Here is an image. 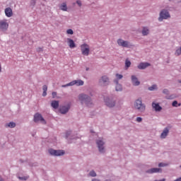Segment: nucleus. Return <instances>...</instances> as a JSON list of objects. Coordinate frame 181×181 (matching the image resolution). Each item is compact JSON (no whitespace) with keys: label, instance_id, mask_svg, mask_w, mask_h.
Returning a JSON list of instances; mask_svg holds the SVG:
<instances>
[{"label":"nucleus","instance_id":"nucleus-1","mask_svg":"<svg viewBox=\"0 0 181 181\" xmlns=\"http://www.w3.org/2000/svg\"><path fill=\"white\" fill-rule=\"evenodd\" d=\"M78 100L83 105H85L87 107H93V101L91 100V98L84 93L78 95Z\"/></svg>","mask_w":181,"mask_h":181},{"label":"nucleus","instance_id":"nucleus-2","mask_svg":"<svg viewBox=\"0 0 181 181\" xmlns=\"http://www.w3.org/2000/svg\"><path fill=\"white\" fill-rule=\"evenodd\" d=\"M134 108L139 111V112H144L146 110V106L142 103V99L139 98L134 102Z\"/></svg>","mask_w":181,"mask_h":181},{"label":"nucleus","instance_id":"nucleus-3","mask_svg":"<svg viewBox=\"0 0 181 181\" xmlns=\"http://www.w3.org/2000/svg\"><path fill=\"white\" fill-rule=\"evenodd\" d=\"M96 145L98 148L99 152L100 153H105V141H104L103 138H99L96 140Z\"/></svg>","mask_w":181,"mask_h":181},{"label":"nucleus","instance_id":"nucleus-4","mask_svg":"<svg viewBox=\"0 0 181 181\" xmlns=\"http://www.w3.org/2000/svg\"><path fill=\"white\" fill-rule=\"evenodd\" d=\"M169 18H170V14L169 13V11H168V10L166 9H163L160 12L158 22H163L164 19H169Z\"/></svg>","mask_w":181,"mask_h":181},{"label":"nucleus","instance_id":"nucleus-5","mask_svg":"<svg viewBox=\"0 0 181 181\" xmlns=\"http://www.w3.org/2000/svg\"><path fill=\"white\" fill-rule=\"evenodd\" d=\"M8 29H9V22H8V20H0V30L1 32H6Z\"/></svg>","mask_w":181,"mask_h":181},{"label":"nucleus","instance_id":"nucleus-6","mask_svg":"<svg viewBox=\"0 0 181 181\" xmlns=\"http://www.w3.org/2000/svg\"><path fill=\"white\" fill-rule=\"evenodd\" d=\"M117 43L118 46H120L121 47H127V49H131V47L133 46L131 42L125 41L122 39H118Z\"/></svg>","mask_w":181,"mask_h":181},{"label":"nucleus","instance_id":"nucleus-7","mask_svg":"<svg viewBox=\"0 0 181 181\" xmlns=\"http://www.w3.org/2000/svg\"><path fill=\"white\" fill-rule=\"evenodd\" d=\"M105 105L107 107H109V108H112L113 107H115L117 103L115 102V100H114L112 98L106 97L104 99Z\"/></svg>","mask_w":181,"mask_h":181},{"label":"nucleus","instance_id":"nucleus-8","mask_svg":"<svg viewBox=\"0 0 181 181\" xmlns=\"http://www.w3.org/2000/svg\"><path fill=\"white\" fill-rule=\"evenodd\" d=\"M81 51L83 56H88L90 54V45L88 44H82L81 45Z\"/></svg>","mask_w":181,"mask_h":181},{"label":"nucleus","instance_id":"nucleus-9","mask_svg":"<svg viewBox=\"0 0 181 181\" xmlns=\"http://www.w3.org/2000/svg\"><path fill=\"white\" fill-rule=\"evenodd\" d=\"M48 152L52 156H63V155L64 154V151H63V150H54L53 148L49 149Z\"/></svg>","mask_w":181,"mask_h":181},{"label":"nucleus","instance_id":"nucleus-10","mask_svg":"<svg viewBox=\"0 0 181 181\" xmlns=\"http://www.w3.org/2000/svg\"><path fill=\"white\" fill-rule=\"evenodd\" d=\"M70 86H84V81L78 79V80H74L72 81L71 82L66 84V85H63L62 87H69Z\"/></svg>","mask_w":181,"mask_h":181},{"label":"nucleus","instance_id":"nucleus-11","mask_svg":"<svg viewBox=\"0 0 181 181\" xmlns=\"http://www.w3.org/2000/svg\"><path fill=\"white\" fill-rule=\"evenodd\" d=\"M108 84H110V78H108L107 76H103L99 79V85L102 87H105V86H108Z\"/></svg>","mask_w":181,"mask_h":181},{"label":"nucleus","instance_id":"nucleus-12","mask_svg":"<svg viewBox=\"0 0 181 181\" xmlns=\"http://www.w3.org/2000/svg\"><path fill=\"white\" fill-rule=\"evenodd\" d=\"M34 121L35 122H39V121H40L42 124H46V120H45V119H43V117H42V115L39 113H37L34 115Z\"/></svg>","mask_w":181,"mask_h":181},{"label":"nucleus","instance_id":"nucleus-13","mask_svg":"<svg viewBox=\"0 0 181 181\" xmlns=\"http://www.w3.org/2000/svg\"><path fill=\"white\" fill-rule=\"evenodd\" d=\"M4 13L7 18H12V16H13V11H12V8L11 7L6 8Z\"/></svg>","mask_w":181,"mask_h":181},{"label":"nucleus","instance_id":"nucleus-14","mask_svg":"<svg viewBox=\"0 0 181 181\" xmlns=\"http://www.w3.org/2000/svg\"><path fill=\"white\" fill-rule=\"evenodd\" d=\"M152 107L153 109L156 112H160V111H162V107L159 105V103L153 102L152 103Z\"/></svg>","mask_w":181,"mask_h":181},{"label":"nucleus","instance_id":"nucleus-15","mask_svg":"<svg viewBox=\"0 0 181 181\" xmlns=\"http://www.w3.org/2000/svg\"><path fill=\"white\" fill-rule=\"evenodd\" d=\"M149 66H151V64L148 63V62H141L138 65V69H139V70H144V69H146V67H149Z\"/></svg>","mask_w":181,"mask_h":181},{"label":"nucleus","instance_id":"nucleus-16","mask_svg":"<svg viewBox=\"0 0 181 181\" xmlns=\"http://www.w3.org/2000/svg\"><path fill=\"white\" fill-rule=\"evenodd\" d=\"M69 110H70V105H67L66 106H62L59 108L61 114H66V112H69Z\"/></svg>","mask_w":181,"mask_h":181},{"label":"nucleus","instance_id":"nucleus-17","mask_svg":"<svg viewBox=\"0 0 181 181\" xmlns=\"http://www.w3.org/2000/svg\"><path fill=\"white\" fill-rule=\"evenodd\" d=\"M132 83L133 86H139V84H141V82L135 75L132 76Z\"/></svg>","mask_w":181,"mask_h":181},{"label":"nucleus","instance_id":"nucleus-18","mask_svg":"<svg viewBox=\"0 0 181 181\" xmlns=\"http://www.w3.org/2000/svg\"><path fill=\"white\" fill-rule=\"evenodd\" d=\"M169 134V128L166 127L163 129V132L160 134V138L165 139Z\"/></svg>","mask_w":181,"mask_h":181},{"label":"nucleus","instance_id":"nucleus-19","mask_svg":"<svg viewBox=\"0 0 181 181\" xmlns=\"http://www.w3.org/2000/svg\"><path fill=\"white\" fill-rule=\"evenodd\" d=\"M67 43L70 47V49H74V47H76V43L74 42V41L70 38H67Z\"/></svg>","mask_w":181,"mask_h":181},{"label":"nucleus","instance_id":"nucleus-20","mask_svg":"<svg viewBox=\"0 0 181 181\" xmlns=\"http://www.w3.org/2000/svg\"><path fill=\"white\" fill-rule=\"evenodd\" d=\"M114 83H116L115 90L122 91V85L118 83V80H114Z\"/></svg>","mask_w":181,"mask_h":181},{"label":"nucleus","instance_id":"nucleus-21","mask_svg":"<svg viewBox=\"0 0 181 181\" xmlns=\"http://www.w3.org/2000/svg\"><path fill=\"white\" fill-rule=\"evenodd\" d=\"M159 172H162V169L154 168L147 170V173H159Z\"/></svg>","mask_w":181,"mask_h":181},{"label":"nucleus","instance_id":"nucleus-22","mask_svg":"<svg viewBox=\"0 0 181 181\" xmlns=\"http://www.w3.org/2000/svg\"><path fill=\"white\" fill-rule=\"evenodd\" d=\"M149 28L148 27H143L141 30V33L143 36H148L149 35Z\"/></svg>","mask_w":181,"mask_h":181},{"label":"nucleus","instance_id":"nucleus-23","mask_svg":"<svg viewBox=\"0 0 181 181\" xmlns=\"http://www.w3.org/2000/svg\"><path fill=\"white\" fill-rule=\"evenodd\" d=\"M51 105H52V108H54V110H57V108H59V101L52 100Z\"/></svg>","mask_w":181,"mask_h":181},{"label":"nucleus","instance_id":"nucleus-24","mask_svg":"<svg viewBox=\"0 0 181 181\" xmlns=\"http://www.w3.org/2000/svg\"><path fill=\"white\" fill-rule=\"evenodd\" d=\"M59 9L65 12L67 11V4L66 3H62V4L59 5Z\"/></svg>","mask_w":181,"mask_h":181},{"label":"nucleus","instance_id":"nucleus-25","mask_svg":"<svg viewBox=\"0 0 181 181\" xmlns=\"http://www.w3.org/2000/svg\"><path fill=\"white\" fill-rule=\"evenodd\" d=\"M16 127V124L13 122H11L6 124V128H15Z\"/></svg>","mask_w":181,"mask_h":181},{"label":"nucleus","instance_id":"nucleus-26","mask_svg":"<svg viewBox=\"0 0 181 181\" xmlns=\"http://www.w3.org/2000/svg\"><path fill=\"white\" fill-rule=\"evenodd\" d=\"M125 67L126 69H129V67H131V61L129 59H126L125 61Z\"/></svg>","mask_w":181,"mask_h":181},{"label":"nucleus","instance_id":"nucleus-27","mask_svg":"<svg viewBox=\"0 0 181 181\" xmlns=\"http://www.w3.org/2000/svg\"><path fill=\"white\" fill-rule=\"evenodd\" d=\"M172 105L173 107H180L181 104L178 103L177 101L175 100L173 102Z\"/></svg>","mask_w":181,"mask_h":181},{"label":"nucleus","instance_id":"nucleus-28","mask_svg":"<svg viewBox=\"0 0 181 181\" xmlns=\"http://www.w3.org/2000/svg\"><path fill=\"white\" fill-rule=\"evenodd\" d=\"M157 89H158V86L156 85H153L148 88V90L150 91H153L154 90H157Z\"/></svg>","mask_w":181,"mask_h":181},{"label":"nucleus","instance_id":"nucleus-29","mask_svg":"<svg viewBox=\"0 0 181 181\" xmlns=\"http://www.w3.org/2000/svg\"><path fill=\"white\" fill-rule=\"evenodd\" d=\"M18 177L20 180H28V179H29V177L28 176H23V177L18 176Z\"/></svg>","mask_w":181,"mask_h":181},{"label":"nucleus","instance_id":"nucleus-30","mask_svg":"<svg viewBox=\"0 0 181 181\" xmlns=\"http://www.w3.org/2000/svg\"><path fill=\"white\" fill-rule=\"evenodd\" d=\"M115 77H116V79H115V80H117V81H118V80H121V78H122L123 76L121 74H117L115 75Z\"/></svg>","mask_w":181,"mask_h":181},{"label":"nucleus","instance_id":"nucleus-31","mask_svg":"<svg viewBox=\"0 0 181 181\" xmlns=\"http://www.w3.org/2000/svg\"><path fill=\"white\" fill-rule=\"evenodd\" d=\"M66 35H74V31H73L71 29H68L66 30Z\"/></svg>","mask_w":181,"mask_h":181},{"label":"nucleus","instance_id":"nucleus-32","mask_svg":"<svg viewBox=\"0 0 181 181\" xmlns=\"http://www.w3.org/2000/svg\"><path fill=\"white\" fill-rule=\"evenodd\" d=\"M168 163H160L159 164H158V166H159V168H165V166H168Z\"/></svg>","mask_w":181,"mask_h":181},{"label":"nucleus","instance_id":"nucleus-33","mask_svg":"<svg viewBox=\"0 0 181 181\" xmlns=\"http://www.w3.org/2000/svg\"><path fill=\"white\" fill-rule=\"evenodd\" d=\"M90 176H92V177H95V176H97V174L94 170H92L89 173Z\"/></svg>","mask_w":181,"mask_h":181},{"label":"nucleus","instance_id":"nucleus-34","mask_svg":"<svg viewBox=\"0 0 181 181\" xmlns=\"http://www.w3.org/2000/svg\"><path fill=\"white\" fill-rule=\"evenodd\" d=\"M70 134H71L70 132L66 134V139H73V138H70Z\"/></svg>","mask_w":181,"mask_h":181},{"label":"nucleus","instance_id":"nucleus-35","mask_svg":"<svg viewBox=\"0 0 181 181\" xmlns=\"http://www.w3.org/2000/svg\"><path fill=\"white\" fill-rule=\"evenodd\" d=\"M136 122H142V117H137L136 119Z\"/></svg>","mask_w":181,"mask_h":181},{"label":"nucleus","instance_id":"nucleus-36","mask_svg":"<svg viewBox=\"0 0 181 181\" xmlns=\"http://www.w3.org/2000/svg\"><path fill=\"white\" fill-rule=\"evenodd\" d=\"M42 90H43V91H47V86L44 85V86H42Z\"/></svg>","mask_w":181,"mask_h":181},{"label":"nucleus","instance_id":"nucleus-37","mask_svg":"<svg viewBox=\"0 0 181 181\" xmlns=\"http://www.w3.org/2000/svg\"><path fill=\"white\" fill-rule=\"evenodd\" d=\"M163 93L164 94H169V90H168V89H164V90H163Z\"/></svg>","mask_w":181,"mask_h":181},{"label":"nucleus","instance_id":"nucleus-38","mask_svg":"<svg viewBox=\"0 0 181 181\" xmlns=\"http://www.w3.org/2000/svg\"><path fill=\"white\" fill-rule=\"evenodd\" d=\"M57 95V93L56 92H52V97L53 98H56V96Z\"/></svg>","mask_w":181,"mask_h":181},{"label":"nucleus","instance_id":"nucleus-39","mask_svg":"<svg viewBox=\"0 0 181 181\" xmlns=\"http://www.w3.org/2000/svg\"><path fill=\"white\" fill-rule=\"evenodd\" d=\"M76 4H77V5H78V6H81V1L78 0V1H76Z\"/></svg>","mask_w":181,"mask_h":181},{"label":"nucleus","instance_id":"nucleus-40","mask_svg":"<svg viewBox=\"0 0 181 181\" xmlns=\"http://www.w3.org/2000/svg\"><path fill=\"white\" fill-rule=\"evenodd\" d=\"M47 95V93L46 91H43V93H42L43 97H46Z\"/></svg>","mask_w":181,"mask_h":181},{"label":"nucleus","instance_id":"nucleus-41","mask_svg":"<svg viewBox=\"0 0 181 181\" xmlns=\"http://www.w3.org/2000/svg\"><path fill=\"white\" fill-rule=\"evenodd\" d=\"M1 71H2V66H1V64H0V73Z\"/></svg>","mask_w":181,"mask_h":181},{"label":"nucleus","instance_id":"nucleus-42","mask_svg":"<svg viewBox=\"0 0 181 181\" xmlns=\"http://www.w3.org/2000/svg\"><path fill=\"white\" fill-rule=\"evenodd\" d=\"M92 181H100V180L97 179H93Z\"/></svg>","mask_w":181,"mask_h":181},{"label":"nucleus","instance_id":"nucleus-43","mask_svg":"<svg viewBox=\"0 0 181 181\" xmlns=\"http://www.w3.org/2000/svg\"><path fill=\"white\" fill-rule=\"evenodd\" d=\"M0 181H4V180L1 177H0Z\"/></svg>","mask_w":181,"mask_h":181},{"label":"nucleus","instance_id":"nucleus-44","mask_svg":"<svg viewBox=\"0 0 181 181\" xmlns=\"http://www.w3.org/2000/svg\"><path fill=\"white\" fill-rule=\"evenodd\" d=\"M179 83H181V80H180V81H179Z\"/></svg>","mask_w":181,"mask_h":181}]
</instances>
